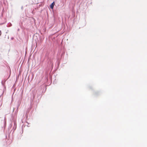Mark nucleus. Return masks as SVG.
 <instances>
[{"mask_svg":"<svg viewBox=\"0 0 147 147\" xmlns=\"http://www.w3.org/2000/svg\"><path fill=\"white\" fill-rule=\"evenodd\" d=\"M2 104V99L0 97V107L1 106Z\"/></svg>","mask_w":147,"mask_h":147,"instance_id":"nucleus-2","label":"nucleus"},{"mask_svg":"<svg viewBox=\"0 0 147 147\" xmlns=\"http://www.w3.org/2000/svg\"><path fill=\"white\" fill-rule=\"evenodd\" d=\"M55 5V3L54 2H53L50 5V8L52 9H53L54 6V5Z\"/></svg>","mask_w":147,"mask_h":147,"instance_id":"nucleus-1","label":"nucleus"}]
</instances>
